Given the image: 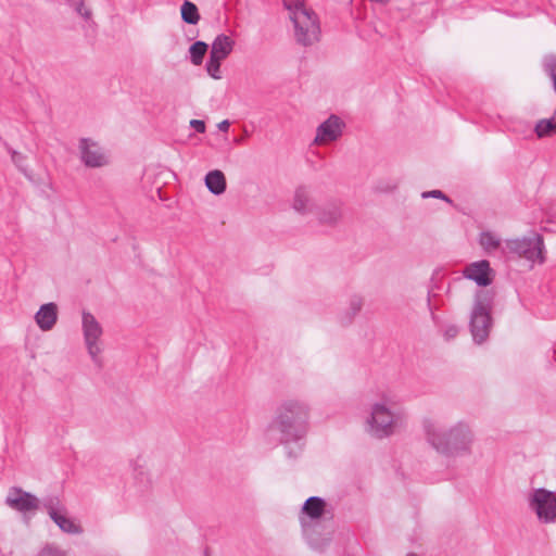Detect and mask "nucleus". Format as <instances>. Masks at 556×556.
I'll use <instances>...</instances> for the list:
<instances>
[{"instance_id":"f257e3e1","label":"nucleus","mask_w":556,"mask_h":556,"mask_svg":"<svg viewBox=\"0 0 556 556\" xmlns=\"http://www.w3.org/2000/svg\"><path fill=\"white\" fill-rule=\"evenodd\" d=\"M428 443L440 454L447 457L470 455L475 435L465 422L445 427L428 420L424 425Z\"/></svg>"},{"instance_id":"f03ea898","label":"nucleus","mask_w":556,"mask_h":556,"mask_svg":"<svg viewBox=\"0 0 556 556\" xmlns=\"http://www.w3.org/2000/svg\"><path fill=\"white\" fill-rule=\"evenodd\" d=\"M309 406L300 400L283 401L276 412L271 427L280 433L287 444L302 440L308 431Z\"/></svg>"},{"instance_id":"7ed1b4c3","label":"nucleus","mask_w":556,"mask_h":556,"mask_svg":"<svg viewBox=\"0 0 556 556\" xmlns=\"http://www.w3.org/2000/svg\"><path fill=\"white\" fill-rule=\"evenodd\" d=\"M405 420L401 407L390 397H381L370 406L366 419V431L374 438L383 439L394 434Z\"/></svg>"},{"instance_id":"20e7f679","label":"nucleus","mask_w":556,"mask_h":556,"mask_svg":"<svg viewBox=\"0 0 556 556\" xmlns=\"http://www.w3.org/2000/svg\"><path fill=\"white\" fill-rule=\"evenodd\" d=\"M544 251V239L534 231L530 236L506 239L502 248L503 255L523 258L531 264H543L545 262Z\"/></svg>"},{"instance_id":"39448f33","label":"nucleus","mask_w":556,"mask_h":556,"mask_svg":"<svg viewBox=\"0 0 556 556\" xmlns=\"http://www.w3.org/2000/svg\"><path fill=\"white\" fill-rule=\"evenodd\" d=\"M492 295L488 291L476 293L473 307L470 316V331L475 342H484L492 327Z\"/></svg>"},{"instance_id":"423d86ee","label":"nucleus","mask_w":556,"mask_h":556,"mask_svg":"<svg viewBox=\"0 0 556 556\" xmlns=\"http://www.w3.org/2000/svg\"><path fill=\"white\" fill-rule=\"evenodd\" d=\"M289 17L293 25L296 43L309 47L319 41L320 24L317 14L312 9L295 10Z\"/></svg>"},{"instance_id":"0eeeda50","label":"nucleus","mask_w":556,"mask_h":556,"mask_svg":"<svg viewBox=\"0 0 556 556\" xmlns=\"http://www.w3.org/2000/svg\"><path fill=\"white\" fill-rule=\"evenodd\" d=\"M81 328L84 334L85 345L92 363L101 368L103 366V352L102 334L103 328L97 318L89 312H83Z\"/></svg>"},{"instance_id":"6e6552de","label":"nucleus","mask_w":556,"mask_h":556,"mask_svg":"<svg viewBox=\"0 0 556 556\" xmlns=\"http://www.w3.org/2000/svg\"><path fill=\"white\" fill-rule=\"evenodd\" d=\"M529 509L543 523H556V493L545 488L531 490L527 496Z\"/></svg>"},{"instance_id":"1a4fd4ad","label":"nucleus","mask_w":556,"mask_h":556,"mask_svg":"<svg viewBox=\"0 0 556 556\" xmlns=\"http://www.w3.org/2000/svg\"><path fill=\"white\" fill-rule=\"evenodd\" d=\"M79 159L89 168H99L109 164V159L98 142L81 138L78 142Z\"/></svg>"},{"instance_id":"9d476101","label":"nucleus","mask_w":556,"mask_h":556,"mask_svg":"<svg viewBox=\"0 0 556 556\" xmlns=\"http://www.w3.org/2000/svg\"><path fill=\"white\" fill-rule=\"evenodd\" d=\"M5 504L14 510L27 513L37 510L40 501L31 493L23 491L21 488L12 486L5 497Z\"/></svg>"},{"instance_id":"9b49d317","label":"nucleus","mask_w":556,"mask_h":556,"mask_svg":"<svg viewBox=\"0 0 556 556\" xmlns=\"http://www.w3.org/2000/svg\"><path fill=\"white\" fill-rule=\"evenodd\" d=\"M344 123L337 115H330L316 129L314 143L323 146L338 140L343 131Z\"/></svg>"},{"instance_id":"f8f14e48","label":"nucleus","mask_w":556,"mask_h":556,"mask_svg":"<svg viewBox=\"0 0 556 556\" xmlns=\"http://www.w3.org/2000/svg\"><path fill=\"white\" fill-rule=\"evenodd\" d=\"M492 274L490 263L485 260L467 265L463 271L465 278L475 281L480 287H486L492 283Z\"/></svg>"},{"instance_id":"ddd939ff","label":"nucleus","mask_w":556,"mask_h":556,"mask_svg":"<svg viewBox=\"0 0 556 556\" xmlns=\"http://www.w3.org/2000/svg\"><path fill=\"white\" fill-rule=\"evenodd\" d=\"M320 225L333 227L343 217V204L339 200H332L321 205L316 212Z\"/></svg>"},{"instance_id":"4468645a","label":"nucleus","mask_w":556,"mask_h":556,"mask_svg":"<svg viewBox=\"0 0 556 556\" xmlns=\"http://www.w3.org/2000/svg\"><path fill=\"white\" fill-rule=\"evenodd\" d=\"M291 206L298 214L303 216L313 213L316 205L311 190L305 186H299L294 190Z\"/></svg>"},{"instance_id":"2eb2a0df","label":"nucleus","mask_w":556,"mask_h":556,"mask_svg":"<svg viewBox=\"0 0 556 556\" xmlns=\"http://www.w3.org/2000/svg\"><path fill=\"white\" fill-rule=\"evenodd\" d=\"M35 321L40 330L50 331L58 321V306L50 302L40 306L35 314Z\"/></svg>"},{"instance_id":"dca6fc26","label":"nucleus","mask_w":556,"mask_h":556,"mask_svg":"<svg viewBox=\"0 0 556 556\" xmlns=\"http://www.w3.org/2000/svg\"><path fill=\"white\" fill-rule=\"evenodd\" d=\"M235 41L227 35H218L212 42L210 54L225 60L232 51Z\"/></svg>"},{"instance_id":"f3484780","label":"nucleus","mask_w":556,"mask_h":556,"mask_svg":"<svg viewBox=\"0 0 556 556\" xmlns=\"http://www.w3.org/2000/svg\"><path fill=\"white\" fill-rule=\"evenodd\" d=\"M205 186L213 194L219 195L226 191V177L219 169L211 170L205 176Z\"/></svg>"},{"instance_id":"a211bd4d","label":"nucleus","mask_w":556,"mask_h":556,"mask_svg":"<svg viewBox=\"0 0 556 556\" xmlns=\"http://www.w3.org/2000/svg\"><path fill=\"white\" fill-rule=\"evenodd\" d=\"M54 523L65 533L68 534H80L83 533V528L80 525L76 523L72 518L67 516L66 509L56 516L54 518H51Z\"/></svg>"},{"instance_id":"6ab92c4d","label":"nucleus","mask_w":556,"mask_h":556,"mask_svg":"<svg viewBox=\"0 0 556 556\" xmlns=\"http://www.w3.org/2000/svg\"><path fill=\"white\" fill-rule=\"evenodd\" d=\"M479 244L486 253H492L494 251H500L502 253V240L492 231H482L479 236Z\"/></svg>"},{"instance_id":"aec40b11","label":"nucleus","mask_w":556,"mask_h":556,"mask_svg":"<svg viewBox=\"0 0 556 556\" xmlns=\"http://www.w3.org/2000/svg\"><path fill=\"white\" fill-rule=\"evenodd\" d=\"M326 503L321 497L311 496L303 505V513H305L312 519H318L325 511Z\"/></svg>"},{"instance_id":"412c9836","label":"nucleus","mask_w":556,"mask_h":556,"mask_svg":"<svg viewBox=\"0 0 556 556\" xmlns=\"http://www.w3.org/2000/svg\"><path fill=\"white\" fill-rule=\"evenodd\" d=\"M180 14L182 21L190 25H197L201 18L197 5L188 0L181 4Z\"/></svg>"},{"instance_id":"4be33fe9","label":"nucleus","mask_w":556,"mask_h":556,"mask_svg":"<svg viewBox=\"0 0 556 556\" xmlns=\"http://www.w3.org/2000/svg\"><path fill=\"white\" fill-rule=\"evenodd\" d=\"M534 132L538 138L549 137L552 134L556 132V122L554 117L538 121L534 126Z\"/></svg>"},{"instance_id":"5701e85b","label":"nucleus","mask_w":556,"mask_h":556,"mask_svg":"<svg viewBox=\"0 0 556 556\" xmlns=\"http://www.w3.org/2000/svg\"><path fill=\"white\" fill-rule=\"evenodd\" d=\"M42 507L48 513L50 518H54V516L66 509L65 506L61 503L60 498L54 495L43 498Z\"/></svg>"},{"instance_id":"b1692460","label":"nucleus","mask_w":556,"mask_h":556,"mask_svg":"<svg viewBox=\"0 0 556 556\" xmlns=\"http://www.w3.org/2000/svg\"><path fill=\"white\" fill-rule=\"evenodd\" d=\"M362 307L363 299L358 295L352 296L342 317L343 321L346 324L351 323L353 318L361 312Z\"/></svg>"},{"instance_id":"393cba45","label":"nucleus","mask_w":556,"mask_h":556,"mask_svg":"<svg viewBox=\"0 0 556 556\" xmlns=\"http://www.w3.org/2000/svg\"><path fill=\"white\" fill-rule=\"evenodd\" d=\"M208 46L204 41H195L189 48L190 60L194 65H201Z\"/></svg>"},{"instance_id":"a878e982","label":"nucleus","mask_w":556,"mask_h":556,"mask_svg":"<svg viewBox=\"0 0 556 556\" xmlns=\"http://www.w3.org/2000/svg\"><path fill=\"white\" fill-rule=\"evenodd\" d=\"M222 59L213 56L210 54L208 61L206 63V72L207 74L214 78L219 79L220 78V63Z\"/></svg>"},{"instance_id":"bb28decb","label":"nucleus","mask_w":556,"mask_h":556,"mask_svg":"<svg viewBox=\"0 0 556 556\" xmlns=\"http://www.w3.org/2000/svg\"><path fill=\"white\" fill-rule=\"evenodd\" d=\"M37 556H68L67 553L55 545L47 544L43 546Z\"/></svg>"},{"instance_id":"cd10ccee","label":"nucleus","mask_w":556,"mask_h":556,"mask_svg":"<svg viewBox=\"0 0 556 556\" xmlns=\"http://www.w3.org/2000/svg\"><path fill=\"white\" fill-rule=\"evenodd\" d=\"M73 8L76 11V13L84 17L86 21H89L91 18V10L86 7L84 0H75L73 2Z\"/></svg>"},{"instance_id":"c85d7f7f","label":"nucleus","mask_w":556,"mask_h":556,"mask_svg":"<svg viewBox=\"0 0 556 556\" xmlns=\"http://www.w3.org/2000/svg\"><path fill=\"white\" fill-rule=\"evenodd\" d=\"M285 8L289 12V16L295 12V10H306L308 9L304 4V0H283Z\"/></svg>"},{"instance_id":"c756f323","label":"nucleus","mask_w":556,"mask_h":556,"mask_svg":"<svg viewBox=\"0 0 556 556\" xmlns=\"http://www.w3.org/2000/svg\"><path fill=\"white\" fill-rule=\"evenodd\" d=\"M459 328L456 325H446L443 328V337L446 341L453 340L457 337Z\"/></svg>"},{"instance_id":"7c9ffc66","label":"nucleus","mask_w":556,"mask_h":556,"mask_svg":"<svg viewBox=\"0 0 556 556\" xmlns=\"http://www.w3.org/2000/svg\"><path fill=\"white\" fill-rule=\"evenodd\" d=\"M429 197H432V198H438V199H444V200H448L445 194L440 191V190H432V191H426L422 193V198H429Z\"/></svg>"},{"instance_id":"2f4dec72","label":"nucleus","mask_w":556,"mask_h":556,"mask_svg":"<svg viewBox=\"0 0 556 556\" xmlns=\"http://www.w3.org/2000/svg\"><path fill=\"white\" fill-rule=\"evenodd\" d=\"M190 126L194 128L198 132H204L205 131V123L200 119H191Z\"/></svg>"},{"instance_id":"473e14b6","label":"nucleus","mask_w":556,"mask_h":556,"mask_svg":"<svg viewBox=\"0 0 556 556\" xmlns=\"http://www.w3.org/2000/svg\"><path fill=\"white\" fill-rule=\"evenodd\" d=\"M217 127H218V129H219L220 131L226 132V131H228V129H229V127H230V123H229V121L224 119V121H222V122L217 125Z\"/></svg>"},{"instance_id":"72a5a7b5","label":"nucleus","mask_w":556,"mask_h":556,"mask_svg":"<svg viewBox=\"0 0 556 556\" xmlns=\"http://www.w3.org/2000/svg\"><path fill=\"white\" fill-rule=\"evenodd\" d=\"M22 159V155L16 152V151H12V161L17 164L20 162V160Z\"/></svg>"},{"instance_id":"f704fd0d","label":"nucleus","mask_w":556,"mask_h":556,"mask_svg":"<svg viewBox=\"0 0 556 556\" xmlns=\"http://www.w3.org/2000/svg\"><path fill=\"white\" fill-rule=\"evenodd\" d=\"M407 556H417V555L414 553H409V554H407Z\"/></svg>"}]
</instances>
